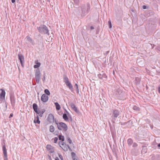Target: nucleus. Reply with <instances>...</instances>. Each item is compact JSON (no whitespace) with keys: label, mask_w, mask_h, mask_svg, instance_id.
<instances>
[{"label":"nucleus","mask_w":160,"mask_h":160,"mask_svg":"<svg viewBox=\"0 0 160 160\" xmlns=\"http://www.w3.org/2000/svg\"><path fill=\"white\" fill-rule=\"evenodd\" d=\"M39 32L42 34L49 35V30L47 27L44 25H41L39 27H37Z\"/></svg>","instance_id":"obj_1"},{"label":"nucleus","mask_w":160,"mask_h":160,"mask_svg":"<svg viewBox=\"0 0 160 160\" xmlns=\"http://www.w3.org/2000/svg\"><path fill=\"white\" fill-rule=\"evenodd\" d=\"M41 76V73L39 69L38 68L35 70V78L36 82L37 83H39Z\"/></svg>","instance_id":"obj_2"},{"label":"nucleus","mask_w":160,"mask_h":160,"mask_svg":"<svg viewBox=\"0 0 160 160\" xmlns=\"http://www.w3.org/2000/svg\"><path fill=\"white\" fill-rule=\"evenodd\" d=\"M58 128L59 130H61L62 129L65 131H66L68 129L67 125L64 123L61 122L59 123Z\"/></svg>","instance_id":"obj_3"},{"label":"nucleus","mask_w":160,"mask_h":160,"mask_svg":"<svg viewBox=\"0 0 160 160\" xmlns=\"http://www.w3.org/2000/svg\"><path fill=\"white\" fill-rule=\"evenodd\" d=\"M1 101H3L4 104L6 108H7V105L5 102V96L6 92L4 89H1Z\"/></svg>","instance_id":"obj_4"},{"label":"nucleus","mask_w":160,"mask_h":160,"mask_svg":"<svg viewBox=\"0 0 160 160\" xmlns=\"http://www.w3.org/2000/svg\"><path fill=\"white\" fill-rule=\"evenodd\" d=\"M119 114L120 112L119 110L117 109L113 110L111 117L112 119L115 120L116 118L119 116Z\"/></svg>","instance_id":"obj_5"},{"label":"nucleus","mask_w":160,"mask_h":160,"mask_svg":"<svg viewBox=\"0 0 160 160\" xmlns=\"http://www.w3.org/2000/svg\"><path fill=\"white\" fill-rule=\"evenodd\" d=\"M3 145L2 143V151L4 155V160H8L7 158V150L6 149L5 144L3 142Z\"/></svg>","instance_id":"obj_6"},{"label":"nucleus","mask_w":160,"mask_h":160,"mask_svg":"<svg viewBox=\"0 0 160 160\" xmlns=\"http://www.w3.org/2000/svg\"><path fill=\"white\" fill-rule=\"evenodd\" d=\"M18 56L19 60H20V63L21 66L23 67L24 62V58L23 56L21 53H19L18 55Z\"/></svg>","instance_id":"obj_7"},{"label":"nucleus","mask_w":160,"mask_h":160,"mask_svg":"<svg viewBox=\"0 0 160 160\" xmlns=\"http://www.w3.org/2000/svg\"><path fill=\"white\" fill-rule=\"evenodd\" d=\"M47 120L50 123L54 122V116L52 114H50L48 115L47 118Z\"/></svg>","instance_id":"obj_8"},{"label":"nucleus","mask_w":160,"mask_h":160,"mask_svg":"<svg viewBox=\"0 0 160 160\" xmlns=\"http://www.w3.org/2000/svg\"><path fill=\"white\" fill-rule=\"evenodd\" d=\"M48 97L45 94H43L42 95L41 97L42 101L43 102H46L48 99Z\"/></svg>","instance_id":"obj_9"},{"label":"nucleus","mask_w":160,"mask_h":160,"mask_svg":"<svg viewBox=\"0 0 160 160\" xmlns=\"http://www.w3.org/2000/svg\"><path fill=\"white\" fill-rule=\"evenodd\" d=\"M11 102L12 106L14 107L15 106L16 100L15 97L13 95H11L10 97Z\"/></svg>","instance_id":"obj_10"},{"label":"nucleus","mask_w":160,"mask_h":160,"mask_svg":"<svg viewBox=\"0 0 160 160\" xmlns=\"http://www.w3.org/2000/svg\"><path fill=\"white\" fill-rule=\"evenodd\" d=\"M72 108L77 113L79 112V110L78 109L77 107L75 104L73 103H71L70 104Z\"/></svg>","instance_id":"obj_11"},{"label":"nucleus","mask_w":160,"mask_h":160,"mask_svg":"<svg viewBox=\"0 0 160 160\" xmlns=\"http://www.w3.org/2000/svg\"><path fill=\"white\" fill-rule=\"evenodd\" d=\"M98 77L101 79H102L103 78H107V75L103 72H102V73L98 74Z\"/></svg>","instance_id":"obj_12"},{"label":"nucleus","mask_w":160,"mask_h":160,"mask_svg":"<svg viewBox=\"0 0 160 160\" xmlns=\"http://www.w3.org/2000/svg\"><path fill=\"white\" fill-rule=\"evenodd\" d=\"M32 108L34 112L36 113H38V106L36 103H34L33 104Z\"/></svg>","instance_id":"obj_13"},{"label":"nucleus","mask_w":160,"mask_h":160,"mask_svg":"<svg viewBox=\"0 0 160 160\" xmlns=\"http://www.w3.org/2000/svg\"><path fill=\"white\" fill-rule=\"evenodd\" d=\"M45 112V110L44 109H41L39 110L38 113H37L38 114H39V116L40 117H42L43 115V113Z\"/></svg>","instance_id":"obj_14"},{"label":"nucleus","mask_w":160,"mask_h":160,"mask_svg":"<svg viewBox=\"0 0 160 160\" xmlns=\"http://www.w3.org/2000/svg\"><path fill=\"white\" fill-rule=\"evenodd\" d=\"M67 86L72 91L73 90V88L71 84V82H69L66 83Z\"/></svg>","instance_id":"obj_15"},{"label":"nucleus","mask_w":160,"mask_h":160,"mask_svg":"<svg viewBox=\"0 0 160 160\" xmlns=\"http://www.w3.org/2000/svg\"><path fill=\"white\" fill-rule=\"evenodd\" d=\"M81 8L82 14H85L86 12H87V10L86 9L85 5H82Z\"/></svg>","instance_id":"obj_16"},{"label":"nucleus","mask_w":160,"mask_h":160,"mask_svg":"<svg viewBox=\"0 0 160 160\" xmlns=\"http://www.w3.org/2000/svg\"><path fill=\"white\" fill-rule=\"evenodd\" d=\"M26 38L27 39V40L29 42H30L33 45H34V42L33 41L32 39L29 36H27L26 37Z\"/></svg>","instance_id":"obj_17"},{"label":"nucleus","mask_w":160,"mask_h":160,"mask_svg":"<svg viewBox=\"0 0 160 160\" xmlns=\"http://www.w3.org/2000/svg\"><path fill=\"white\" fill-rule=\"evenodd\" d=\"M68 145H66V144L65 143V145H62L61 146L62 149L65 152L67 151H68Z\"/></svg>","instance_id":"obj_18"},{"label":"nucleus","mask_w":160,"mask_h":160,"mask_svg":"<svg viewBox=\"0 0 160 160\" xmlns=\"http://www.w3.org/2000/svg\"><path fill=\"white\" fill-rule=\"evenodd\" d=\"M34 123H38V124L40 123V121L39 120V117L38 115L36 117V118L35 119L34 121Z\"/></svg>","instance_id":"obj_19"},{"label":"nucleus","mask_w":160,"mask_h":160,"mask_svg":"<svg viewBox=\"0 0 160 160\" xmlns=\"http://www.w3.org/2000/svg\"><path fill=\"white\" fill-rule=\"evenodd\" d=\"M54 104L56 106L57 110H59L60 109L61 107L58 102H55Z\"/></svg>","instance_id":"obj_20"},{"label":"nucleus","mask_w":160,"mask_h":160,"mask_svg":"<svg viewBox=\"0 0 160 160\" xmlns=\"http://www.w3.org/2000/svg\"><path fill=\"white\" fill-rule=\"evenodd\" d=\"M128 143L129 146H131L133 143V140L131 138H129L127 141Z\"/></svg>","instance_id":"obj_21"},{"label":"nucleus","mask_w":160,"mask_h":160,"mask_svg":"<svg viewBox=\"0 0 160 160\" xmlns=\"http://www.w3.org/2000/svg\"><path fill=\"white\" fill-rule=\"evenodd\" d=\"M62 117L63 119L66 121H68V118L66 113H64L63 114Z\"/></svg>","instance_id":"obj_22"},{"label":"nucleus","mask_w":160,"mask_h":160,"mask_svg":"<svg viewBox=\"0 0 160 160\" xmlns=\"http://www.w3.org/2000/svg\"><path fill=\"white\" fill-rule=\"evenodd\" d=\"M71 156L73 159V160H78L77 159H75V157H76V154L73 152H72L71 153Z\"/></svg>","instance_id":"obj_23"},{"label":"nucleus","mask_w":160,"mask_h":160,"mask_svg":"<svg viewBox=\"0 0 160 160\" xmlns=\"http://www.w3.org/2000/svg\"><path fill=\"white\" fill-rule=\"evenodd\" d=\"M63 80L64 82L66 83L69 82V79L68 77L66 76H65L63 77Z\"/></svg>","instance_id":"obj_24"},{"label":"nucleus","mask_w":160,"mask_h":160,"mask_svg":"<svg viewBox=\"0 0 160 160\" xmlns=\"http://www.w3.org/2000/svg\"><path fill=\"white\" fill-rule=\"evenodd\" d=\"M58 137L59 140H61L62 141H64V138L63 136H62V135L59 134Z\"/></svg>","instance_id":"obj_25"},{"label":"nucleus","mask_w":160,"mask_h":160,"mask_svg":"<svg viewBox=\"0 0 160 160\" xmlns=\"http://www.w3.org/2000/svg\"><path fill=\"white\" fill-rule=\"evenodd\" d=\"M135 81H136V83L137 85L139 84L140 83V80L139 78L136 77L135 78Z\"/></svg>","instance_id":"obj_26"},{"label":"nucleus","mask_w":160,"mask_h":160,"mask_svg":"<svg viewBox=\"0 0 160 160\" xmlns=\"http://www.w3.org/2000/svg\"><path fill=\"white\" fill-rule=\"evenodd\" d=\"M41 65V63L40 62H37L36 63V64L34 65V68H38Z\"/></svg>","instance_id":"obj_27"},{"label":"nucleus","mask_w":160,"mask_h":160,"mask_svg":"<svg viewBox=\"0 0 160 160\" xmlns=\"http://www.w3.org/2000/svg\"><path fill=\"white\" fill-rule=\"evenodd\" d=\"M49 130H50V131L51 132H53L54 131V127L52 125L50 127Z\"/></svg>","instance_id":"obj_28"},{"label":"nucleus","mask_w":160,"mask_h":160,"mask_svg":"<svg viewBox=\"0 0 160 160\" xmlns=\"http://www.w3.org/2000/svg\"><path fill=\"white\" fill-rule=\"evenodd\" d=\"M53 148L52 146L49 144L47 145L46 146V148L48 150L52 149V148Z\"/></svg>","instance_id":"obj_29"},{"label":"nucleus","mask_w":160,"mask_h":160,"mask_svg":"<svg viewBox=\"0 0 160 160\" xmlns=\"http://www.w3.org/2000/svg\"><path fill=\"white\" fill-rule=\"evenodd\" d=\"M74 88L76 89L77 92L78 93H79V89H78V84L77 83H76L75 84V85H74Z\"/></svg>","instance_id":"obj_30"},{"label":"nucleus","mask_w":160,"mask_h":160,"mask_svg":"<svg viewBox=\"0 0 160 160\" xmlns=\"http://www.w3.org/2000/svg\"><path fill=\"white\" fill-rule=\"evenodd\" d=\"M44 92L46 94H47V95H49L50 94V93L49 91L47 89H45Z\"/></svg>","instance_id":"obj_31"},{"label":"nucleus","mask_w":160,"mask_h":160,"mask_svg":"<svg viewBox=\"0 0 160 160\" xmlns=\"http://www.w3.org/2000/svg\"><path fill=\"white\" fill-rule=\"evenodd\" d=\"M59 142L58 143V144L59 145V146L61 147V146H62V145H65V143L64 142Z\"/></svg>","instance_id":"obj_32"},{"label":"nucleus","mask_w":160,"mask_h":160,"mask_svg":"<svg viewBox=\"0 0 160 160\" xmlns=\"http://www.w3.org/2000/svg\"><path fill=\"white\" fill-rule=\"evenodd\" d=\"M108 23L109 28H111L112 26L111 22L110 20H109V21H108Z\"/></svg>","instance_id":"obj_33"},{"label":"nucleus","mask_w":160,"mask_h":160,"mask_svg":"<svg viewBox=\"0 0 160 160\" xmlns=\"http://www.w3.org/2000/svg\"><path fill=\"white\" fill-rule=\"evenodd\" d=\"M67 141L70 144H71L72 143V141L70 138L68 137L67 138Z\"/></svg>","instance_id":"obj_34"},{"label":"nucleus","mask_w":160,"mask_h":160,"mask_svg":"<svg viewBox=\"0 0 160 160\" xmlns=\"http://www.w3.org/2000/svg\"><path fill=\"white\" fill-rule=\"evenodd\" d=\"M133 110H136V111H138V110H139V108L136 106H134L133 107Z\"/></svg>","instance_id":"obj_35"},{"label":"nucleus","mask_w":160,"mask_h":160,"mask_svg":"<svg viewBox=\"0 0 160 160\" xmlns=\"http://www.w3.org/2000/svg\"><path fill=\"white\" fill-rule=\"evenodd\" d=\"M90 5L89 4V3H87V11H88L90 9Z\"/></svg>","instance_id":"obj_36"},{"label":"nucleus","mask_w":160,"mask_h":160,"mask_svg":"<svg viewBox=\"0 0 160 160\" xmlns=\"http://www.w3.org/2000/svg\"><path fill=\"white\" fill-rule=\"evenodd\" d=\"M49 152L50 153H53L54 152V148L53 147L52 148V149L49 150Z\"/></svg>","instance_id":"obj_37"},{"label":"nucleus","mask_w":160,"mask_h":160,"mask_svg":"<svg viewBox=\"0 0 160 160\" xmlns=\"http://www.w3.org/2000/svg\"><path fill=\"white\" fill-rule=\"evenodd\" d=\"M58 138L57 137H55L54 139V142L55 143H57Z\"/></svg>","instance_id":"obj_38"},{"label":"nucleus","mask_w":160,"mask_h":160,"mask_svg":"<svg viewBox=\"0 0 160 160\" xmlns=\"http://www.w3.org/2000/svg\"><path fill=\"white\" fill-rule=\"evenodd\" d=\"M74 1V2L77 4H78L79 3V0H73Z\"/></svg>","instance_id":"obj_39"},{"label":"nucleus","mask_w":160,"mask_h":160,"mask_svg":"<svg viewBox=\"0 0 160 160\" xmlns=\"http://www.w3.org/2000/svg\"><path fill=\"white\" fill-rule=\"evenodd\" d=\"M137 146H138L137 144L136 143H135V142L132 145V147H136Z\"/></svg>","instance_id":"obj_40"},{"label":"nucleus","mask_w":160,"mask_h":160,"mask_svg":"<svg viewBox=\"0 0 160 160\" xmlns=\"http://www.w3.org/2000/svg\"><path fill=\"white\" fill-rule=\"evenodd\" d=\"M68 149L70 151H72V149H71V148H70V147L68 145Z\"/></svg>","instance_id":"obj_41"},{"label":"nucleus","mask_w":160,"mask_h":160,"mask_svg":"<svg viewBox=\"0 0 160 160\" xmlns=\"http://www.w3.org/2000/svg\"><path fill=\"white\" fill-rule=\"evenodd\" d=\"M42 80L43 82H44L45 80V75H44V76H43L42 78Z\"/></svg>","instance_id":"obj_42"},{"label":"nucleus","mask_w":160,"mask_h":160,"mask_svg":"<svg viewBox=\"0 0 160 160\" xmlns=\"http://www.w3.org/2000/svg\"><path fill=\"white\" fill-rule=\"evenodd\" d=\"M13 116V113H11L10 114V116L9 117V118H11V117H12Z\"/></svg>","instance_id":"obj_43"},{"label":"nucleus","mask_w":160,"mask_h":160,"mask_svg":"<svg viewBox=\"0 0 160 160\" xmlns=\"http://www.w3.org/2000/svg\"><path fill=\"white\" fill-rule=\"evenodd\" d=\"M58 156L60 158H61V159H62L63 158H62V155H61L60 154H59Z\"/></svg>","instance_id":"obj_44"},{"label":"nucleus","mask_w":160,"mask_h":160,"mask_svg":"<svg viewBox=\"0 0 160 160\" xmlns=\"http://www.w3.org/2000/svg\"><path fill=\"white\" fill-rule=\"evenodd\" d=\"M142 8L143 9H146V6L145 5H143Z\"/></svg>","instance_id":"obj_45"},{"label":"nucleus","mask_w":160,"mask_h":160,"mask_svg":"<svg viewBox=\"0 0 160 160\" xmlns=\"http://www.w3.org/2000/svg\"><path fill=\"white\" fill-rule=\"evenodd\" d=\"M55 122L56 124H57V127H58V124H59V123H58V121L56 120H55Z\"/></svg>","instance_id":"obj_46"},{"label":"nucleus","mask_w":160,"mask_h":160,"mask_svg":"<svg viewBox=\"0 0 160 160\" xmlns=\"http://www.w3.org/2000/svg\"><path fill=\"white\" fill-rule=\"evenodd\" d=\"M94 29V27H93V26H91L90 27V29H91V30H92V29Z\"/></svg>","instance_id":"obj_47"},{"label":"nucleus","mask_w":160,"mask_h":160,"mask_svg":"<svg viewBox=\"0 0 160 160\" xmlns=\"http://www.w3.org/2000/svg\"><path fill=\"white\" fill-rule=\"evenodd\" d=\"M11 1H12V3H14V2H15L16 0H11Z\"/></svg>","instance_id":"obj_48"},{"label":"nucleus","mask_w":160,"mask_h":160,"mask_svg":"<svg viewBox=\"0 0 160 160\" xmlns=\"http://www.w3.org/2000/svg\"><path fill=\"white\" fill-rule=\"evenodd\" d=\"M158 90L159 92L160 93V87L158 88Z\"/></svg>","instance_id":"obj_49"},{"label":"nucleus","mask_w":160,"mask_h":160,"mask_svg":"<svg viewBox=\"0 0 160 160\" xmlns=\"http://www.w3.org/2000/svg\"><path fill=\"white\" fill-rule=\"evenodd\" d=\"M55 160H59L58 158V157H56L55 158Z\"/></svg>","instance_id":"obj_50"},{"label":"nucleus","mask_w":160,"mask_h":160,"mask_svg":"<svg viewBox=\"0 0 160 160\" xmlns=\"http://www.w3.org/2000/svg\"><path fill=\"white\" fill-rule=\"evenodd\" d=\"M158 147L159 148H160V143L158 145Z\"/></svg>","instance_id":"obj_51"},{"label":"nucleus","mask_w":160,"mask_h":160,"mask_svg":"<svg viewBox=\"0 0 160 160\" xmlns=\"http://www.w3.org/2000/svg\"><path fill=\"white\" fill-rule=\"evenodd\" d=\"M109 52V51H107V52H106V54H108V53Z\"/></svg>","instance_id":"obj_52"},{"label":"nucleus","mask_w":160,"mask_h":160,"mask_svg":"<svg viewBox=\"0 0 160 160\" xmlns=\"http://www.w3.org/2000/svg\"><path fill=\"white\" fill-rule=\"evenodd\" d=\"M119 91H120V90L119 89L118 90V92L119 94H120L119 93Z\"/></svg>","instance_id":"obj_53"},{"label":"nucleus","mask_w":160,"mask_h":160,"mask_svg":"<svg viewBox=\"0 0 160 160\" xmlns=\"http://www.w3.org/2000/svg\"><path fill=\"white\" fill-rule=\"evenodd\" d=\"M66 111L67 113H68V112L66 110Z\"/></svg>","instance_id":"obj_54"}]
</instances>
